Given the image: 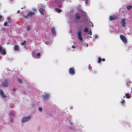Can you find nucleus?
Masks as SVG:
<instances>
[{
  "instance_id": "25",
  "label": "nucleus",
  "mask_w": 132,
  "mask_h": 132,
  "mask_svg": "<svg viewBox=\"0 0 132 132\" xmlns=\"http://www.w3.org/2000/svg\"><path fill=\"white\" fill-rule=\"evenodd\" d=\"M26 43V42L25 41H24L23 43H21V45H24Z\"/></svg>"
},
{
  "instance_id": "22",
  "label": "nucleus",
  "mask_w": 132,
  "mask_h": 132,
  "mask_svg": "<svg viewBox=\"0 0 132 132\" xmlns=\"http://www.w3.org/2000/svg\"><path fill=\"white\" fill-rule=\"evenodd\" d=\"M10 122L11 123H13L14 122V120L12 119H10Z\"/></svg>"
},
{
  "instance_id": "30",
  "label": "nucleus",
  "mask_w": 132,
  "mask_h": 132,
  "mask_svg": "<svg viewBox=\"0 0 132 132\" xmlns=\"http://www.w3.org/2000/svg\"><path fill=\"white\" fill-rule=\"evenodd\" d=\"M34 13L36 11V10L35 9H32Z\"/></svg>"
},
{
  "instance_id": "33",
  "label": "nucleus",
  "mask_w": 132,
  "mask_h": 132,
  "mask_svg": "<svg viewBox=\"0 0 132 132\" xmlns=\"http://www.w3.org/2000/svg\"><path fill=\"white\" fill-rule=\"evenodd\" d=\"M13 90L14 91H15V89L14 88L13 89Z\"/></svg>"
},
{
  "instance_id": "23",
  "label": "nucleus",
  "mask_w": 132,
  "mask_h": 132,
  "mask_svg": "<svg viewBox=\"0 0 132 132\" xmlns=\"http://www.w3.org/2000/svg\"><path fill=\"white\" fill-rule=\"evenodd\" d=\"M4 26H8V23L6 22H5L4 24Z\"/></svg>"
},
{
  "instance_id": "26",
  "label": "nucleus",
  "mask_w": 132,
  "mask_h": 132,
  "mask_svg": "<svg viewBox=\"0 0 132 132\" xmlns=\"http://www.w3.org/2000/svg\"><path fill=\"white\" fill-rule=\"evenodd\" d=\"M102 60V59H101L100 58H99L98 59V62L99 63H100Z\"/></svg>"
},
{
  "instance_id": "42",
  "label": "nucleus",
  "mask_w": 132,
  "mask_h": 132,
  "mask_svg": "<svg viewBox=\"0 0 132 132\" xmlns=\"http://www.w3.org/2000/svg\"><path fill=\"white\" fill-rule=\"evenodd\" d=\"M11 0V1H13V0Z\"/></svg>"
},
{
  "instance_id": "7",
  "label": "nucleus",
  "mask_w": 132,
  "mask_h": 132,
  "mask_svg": "<svg viewBox=\"0 0 132 132\" xmlns=\"http://www.w3.org/2000/svg\"><path fill=\"white\" fill-rule=\"evenodd\" d=\"M0 94L1 95L3 98H6V96L4 94L3 91L2 90H0Z\"/></svg>"
},
{
  "instance_id": "14",
  "label": "nucleus",
  "mask_w": 132,
  "mask_h": 132,
  "mask_svg": "<svg viewBox=\"0 0 132 132\" xmlns=\"http://www.w3.org/2000/svg\"><path fill=\"white\" fill-rule=\"evenodd\" d=\"M31 29V27L30 26H27L26 28V29L27 31Z\"/></svg>"
},
{
  "instance_id": "38",
  "label": "nucleus",
  "mask_w": 132,
  "mask_h": 132,
  "mask_svg": "<svg viewBox=\"0 0 132 132\" xmlns=\"http://www.w3.org/2000/svg\"><path fill=\"white\" fill-rule=\"evenodd\" d=\"M22 9H23V7H22V8H21Z\"/></svg>"
},
{
  "instance_id": "19",
  "label": "nucleus",
  "mask_w": 132,
  "mask_h": 132,
  "mask_svg": "<svg viewBox=\"0 0 132 132\" xmlns=\"http://www.w3.org/2000/svg\"><path fill=\"white\" fill-rule=\"evenodd\" d=\"M18 82L20 84H21L22 83V80L21 79H18Z\"/></svg>"
},
{
  "instance_id": "34",
  "label": "nucleus",
  "mask_w": 132,
  "mask_h": 132,
  "mask_svg": "<svg viewBox=\"0 0 132 132\" xmlns=\"http://www.w3.org/2000/svg\"><path fill=\"white\" fill-rule=\"evenodd\" d=\"M20 12V11L19 10H18V11H17V13H19Z\"/></svg>"
},
{
  "instance_id": "11",
  "label": "nucleus",
  "mask_w": 132,
  "mask_h": 132,
  "mask_svg": "<svg viewBox=\"0 0 132 132\" xmlns=\"http://www.w3.org/2000/svg\"><path fill=\"white\" fill-rule=\"evenodd\" d=\"M28 15L29 16H32V15H34L35 14L34 12H30L28 13Z\"/></svg>"
},
{
  "instance_id": "10",
  "label": "nucleus",
  "mask_w": 132,
  "mask_h": 132,
  "mask_svg": "<svg viewBox=\"0 0 132 132\" xmlns=\"http://www.w3.org/2000/svg\"><path fill=\"white\" fill-rule=\"evenodd\" d=\"M75 17L77 20H79L80 19V16L79 14H76Z\"/></svg>"
},
{
  "instance_id": "36",
  "label": "nucleus",
  "mask_w": 132,
  "mask_h": 132,
  "mask_svg": "<svg viewBox=\"0 0 132 132\" xmlns=\"http://www.w3.org/2000/svg\"><path fill=\"white\" fill-rule=\"evenodd\" d=\"M72 48H74V47L73 46H72Z\"/></svg>"
},
{
  "instance_id": "31",
  "label": "nucleus",
  "mask_w": 132,
  "mask_h": 132,
  "mask_svg": "<svg viewBox=\"0 0 132 132\" xmlns=\"http://www.w3.org/2000/svg\"><path fill=\"white\" fill-rule=\"evenodd\" d=\"M48 41L46 42H45V44H48Z\"/></svg>"
},
{
  "instance_id": "9",
  "label": "nucleus",
  "mask_w": 132,
  "mask_h": 132,
  "mask_svg": "<svg viewBox=\"0 0 132 132\" xmlns=\"http://www.w3.org/2000/svg\"><path fill=\"white\" fill-rule=\"evenodd\" d=\"M39 11L41 14L42 15L44 14V10L42 8H40L39 9Z\"/></svg>"
},
{
  "instance_id": "35",
  "label": "nucleus",
  "mask_w": 132,
  "mask_h": 132,
  "mask_svg": "<svg viewBox=\"0 0 132 132\" xmlns=\"http://www.w3.org/2000/svg\"><path fill=\"white\" fill-rule=\"evenodd\" d=\"M103 61H104L105 60V59H103Z\"/></svg>"
},
{
  "instance_id": "16",
  "label": "nucleus",
  "mask_w": 132,
  "mask_h": 132,
  "mask_svg": "<svg viewBox=\"0 0 132 132\" xmlns=\"http://www.w3.org/2000/svg\"><path fill=\"white\" fill-rule=\"evenodd\" d=\"M52 33L53 34H55L56 33V32L54 28H53L52 30Z\"/></svg>"
},
{
  "instance_id": "39",
  "label": "nucleus",
  "mask_w": 132,
  "mask_h": 132,
  "mask_svg": "<svg viewBox=\"0 0 132 132\" xmlns=\"http://www.w3.org/2000/svg\"><path fill=\"white\" fill-rule=\"evenodd\" d=\"M33 106L34 107L35 106V105H33Z\"/></svg>"
},
{
  "instance_id": "4",
  "label": "nucleus",
  "mask_w": 132,
  "mask_h": 132,
  "mask_svg": "<svg viewBox=\"0 0 132 132\" xmlns=\"http://www.w3.org/2000/svg\"><path fill=\"white\" fill-rule=\"evenodd\" d=\"M120 37L123 43H127V39L124 36L122 35H120Z\"/></svg>"
},
{
  "instance_id": "29",
  "label": "nucleus",
  "mask_w": 132,
  "mask_h": 132,
  "mask_svg": "<svg viewBox=\"0 0 132 132\" xmlns=\"http://www.w3.org/2000/svg\"><path fill=\"white\" fill-rule=\"evenodd\" d=\"M40 53H38L37 54V56H40Z\"/></svg>"
},
{
  "instance_id": "3",
  "label": "nucleus",
  "mask_w": 132,
  "mask_h": 132,
  "mask_svg": "<svg viewBox=\"0 0 132 132\" xmlns=\"http://www.w3.org/2000/svg\"><path fill=\"white\" fill-rule=\"evenodd\" d=\"M82 32L81 31H79L77 35V38L80 40L81 41L82 39Z\"/></svg>"
},
{
  "instance_id": "37",
  "label": "nucleus",
  "mask_w": 132,
  "mask_h": 132,
  "mask_svg": "<svg viewBox=\"0 0 132 132\" xmlns=\"http://www.w3.org/2000/svg\"><path fill=\"white\" fill-rule=\"evenodd\" d=\"M87 3V1H86V2H85V3Z\"/></svg>"
},
{
  "instance_id": "41",
  "label": "nucleus",
  "mask_w": 132,
  "mask_h": 132,
  "mask_svg": "<svg viewBox=\"0 0 132 132\" xmlns=\"http://www.w3.org/2000/svg\"><path fill=\"white\" fill-rule=\"evenodd\" d=\"M40 5V4H38V6H39V5Z\"/></svg>"
},
{
  "instance_id": "8",
  "label": "nucleus",
  "mask_w": 132,
  "mask_h": 132,
  "mask_svg": "<svg viewBox=\"0 0 132 132\" xmlns=\"http://www.w3.org/2000/svg\"><path fill=\"white\" fill-rule=\"evenodd\" d=\"M49 96V94L48 93H47L43 96V97L45 100H46L48 99Z\"/></svg>"
},
{
  "instance_id": "2",
  "label": "nucleus",
  "mask_w": 132,
  "mask_h": 132,
  "mask_svg": "<svg viewBox=\"0 0 132 132\" xmlns=\"http://www.w3.org/2000/svg\"><path fill=\"white\" fill-rule=\"evenodd\" d=\"M0 53L3 55H5L6 53L5 49L1 46H0Z\"/></svg>"
},
{
  "instance_id": "17",
  "label": "nucleus",
  "mask_w": 132,
  "mask_h": 132,
  "mask_svg": "<svg viewBox=\"0 0 132 132\" xmlns=\"http://www.w3.org/2000/svg\"><path fill=\"white\" fill-rule=\"evenodd\" d=\"M55 10L57 11L59 13H60L61 11V9H59L58 8L56 9Z\"/></svg>"
},
{
  "instance_id": "5",
  "label": "nucleus",
  "mask_w": 132,
  "mask_h": 132,
  "mask_svg": "<svg viewBox=\"0 0 132 132\" xmlns=\"http://www.w3.org/2000/svg\"><path fill=\"white\" fill-rule=\"evenodd\" d=\"M8 82L7 80H4L2 83L1 85L4 87H6L8 86Z\"/></svg>"
},
{
  "instance_id": "27",
  "label": "nucleus",
  "mask_w": 132,
  "mask_h": 132,
  "mask_svg": "<svg viewBox=\"0 0 132 132\" xmlns=\"http://www.w3.org/2000/svg\"><path fill=\"white\" fill-rule=\"evenodd\" d=\"M88 34H90V35H91L92 34V32L91 31H90Z\"/></svg>"
},
{
  "instance_id": "28",
  "label": "nucleus",
  "mask_w": 132,
  "mask_h": 132,
  "mask_svg": "<svg viewBox=\"0 0 132 132\" xmlns=\"http://www.w3.org/2000/svg\"><path fill=\"white\" fill-rule=\"evenodd\" d=\"M124 100H123L121 102V104H122V105H124V104H123V103H124Z\"/></svg>"
},
{
  "instance_id": "40",
  "label": "nucleus",
  "mask_w": 132,
  "mask_h": 132,
  "mask_svg": "<svg viewBox=\"0 0 132 132\" xmlns=\"http://www.w3.org/2000/svg\"><path fill=\"white\" fill-rule=\"evenodd\" d=\"M1 5V3H0V5Z\"/></svg>"
},
{
  "instance_id": "24",
  "label": "nucleus",
  "mask_w": 132,
  "mask_h": 132,
  "mask_svg": "<svg viewBox=\"0 0 132 132\" xmlns=\"http://www.w3.org/2000/svg\"><path fill=\"white\" fill-rule=\"evenodd\" d=\"M42 108L41 107H39L38 108V110L40 111H42Z\"/></svg>"
},
{
  "instance_id": "20",
  "label": "nucleus",
  "mask_w": 132,
  "mask_h": 132,
  "mask_svg": "<svg viewBox=\"0 0 132 132\" xmlns=\"http://www.w3.org/2000/svg\"><path fill=\"white\" fill-rule=\"evenodd\" d=\"M125 95L126 96V97L127 98H130V96H129V94L126 93V94Z\"/></svg>"
},
{
  "instance_id": "18",
  "label": "nucleus",
  "mask_w": 132,
  "mask_h": 132,
  "mask_svg": "<svg viewBox=\"0 0 132 132\" xmlns=\"http://www.w3.org/2000/svg\"><path fill=\"white\" fill-rule=\"evenodd\" d=\"M132 8V6L131 5H129L127 6V8L128 10H129Z\"/></svg>"
},
{
  "instance_id": "21",
  "label": "nucleus",
  "mask_w": 132,
  "mask_h": 132,
  "mask_svg": "<svg viewBox=\"0 0 132 132\" xmlns=\"http://www.w3.org/2000/svg\"><path fill=\"white\" fill-rule=\"evenodd\" d=\"M88 29L87 28H85L84 29V31L85 32H87L88 31Z\"/></svg>"
},
{
  "instance_id": "12",
  "label": "nucleus",
  "mask_w": 132,
  "mask_h": 132,
  "mask_svg": "<svg viewBox=\"0 0 132 132\" xmlns=\"http://www.w3.org/2000/svg\"><path fill=\"white\" fill-rule=\"evenodd\" d=\"M69 72L70 73L73 74L75 73L74 70L73 69L70 68L69 70Z\"/></svg>"
},
{
  "instance_id": "32",
  "label": "nucleus",
  "mask_w": 132,
  "mask_h": 132,
  "mask_svg": "<svg viewBox=\"0 0 132 132\" xmlns=\"http://www.w3.org/2000/svg\"><path fill=\"white\" fill-rule=\"evenodd\" d=\"M95 38H97V35H95L94 36Z\"/></svg>"
},
{
  "instance_id": "13",
  "label": "nucleus",
  "mask_w": 132,
  "mask_h": 132,
  "mask_svg": "<svg viewBox=\"0 0 132 132\" xmlns=\"http://www.w3.org/2000/svg\"><path fill=\"white\" fill-rule=\"evenodd\" d=\"M19 49V47L18 46H16L14 47V50L15 51H18Z\"/></svg>"
},
{
  "instance_id": "15",
  "label": "nucleus",
  "mask_w": 132,
  "mask_h": 132,
  "mask_svg": "<svg viewBox=\"0 0 132 132\" xmlns=\"http://www.w3.org/2000/svg\"><path fill=\"white\" fill-rule=\"evenodd\" d=\"M116 19V18L114 17H113L112 16H110V20L111 21H112L115 20Z\"/></svg>"
},
{
  "instance_id": "6",
  "label": "nucleus",
  "mask_w": 132,
  "mask_h": 132,
  "mask_svg": "<svg viewBox=\"0 0 132 132\" xmlns=\"http://www.w3.org/2000/svg\"><path fill=\"white\" fill-rule=\"evenodd\" d=\"M121 24L123 27H125L126 25V23L125 22V19H121Z\"/></svg>"
},
{
  "instance_id": "1",
  "label": "nucleus",
  "mask_w": 132,
  "mask_h": 132,
  "mask_svg": "<svg viewBox=\"0 0 132 132\" xmlns=\"http://www.w3.org/2000/svg\"><path fill=\"white\" fill-rule=\"evenodd\" d=\"M32 117L31 116H28L24 117L22 118L21 120V122L22 123H24L30 121Z\"/></svg>"
}]
</instances>
